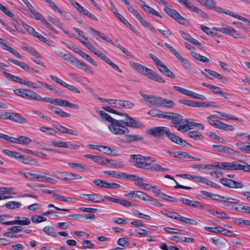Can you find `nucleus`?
I'll return each mask as SVG.
<instances>
[{
    "instance_id": "1",
    "label": "nucleus",
    "mask_w": 250,
    "mask_h": 250,
    "mask_svg": "<svg viewBox=\"0 0 250 250\" xmlns=\"http://www.w3.org/2000/svg\"><path fill=\"white\" fill-rule=\"evenodd\" d=\"M155 161L156 159L153 157L136 154L131 155L129 160V162L133 163L134 166L139 168L160 172H166L169 170L168 168L163 167L159 164H152Z\"/></svg>"
},
{
    "instance_id": "2",
    "label": "nucleus",
    "mask_w": 250,
    "mask_h": 250,
    "mask_svg": "<svg viewBox=\"0 0 250 250\" xmlns=\"http://www.w3.org/2000/svg\"><path fill=\"white\" fill-rule=\"evenodd\" d=\"M131 66L137 71L147 77L150 79L153 80L159 83H164L165 81L157 73L152 70L136 62H131Z\"/></svg>"
},
{
    "instance_id": "3",
    "label": "nucleus",
    "mask_w": 250,
    "mask_h": 250,
    "mask_svg": "<svg viewBox=\"0 0 250 250\" xmlns=\"http://www.w3.org/2000/svg\"><path fill=\"white\" fill-rule=\"evenodd\" d=\"M80 41L89 50H90L91 52L93 53L95 55L99 57L101 60L104 61L107 64L110 65L114 69L116 70L120 73H122V70L120 69L117 64L113 63L109 58L106 57L104 53L101 52L96 48L94 47L89 42H85L81 40H80Z\"/></svg>"
},
{
    "instance_id": "4",
    "label": "nucleus",
    "mask_w": 250,
    "mask_h": 250,
    "mask_svg": "<svg viewBox=\"0 0 250 250\" xmlns=\"http://www.w3.org/2000/svg\"><path fill=\"white\" fill-rule=\"evenodd\" d=\"M165 45L170 50V52L175 56L186 70L193 74L197 73V71L196 69L190 65L186 58L182 56L180 52L177 51L173 47L167 43H165Z\"/></svg>"
},
{
    "instance_id": "5",
    "label": "nucleus",
    "mask_w": 250,
    "mask_h": 250,
    "mask_svg": "<svg viewBox=\"0 0 250 250\" xmlns=\"http://www.w3.org/2000/svg\"><path fill=\"white\" fill-rule=\"evenodd\" d=\"M169 120H171L173 126L176 128L178 130L181 132H186L189 130L188 126L190 125H188V121L187 120H184L180 114L172 112Z\"/></svg>"
},
{
    "instance_id": "6",
    "label": "nucleus",
    "mask_w": 250,
    "mask_h": 250,
    "mask_svg": "<svg viewBox=\"0 0 250 250\" xmlns=\"http://www.w3.org/2000/svg\"><path fill=\"white\" fill-rule=\"evenodd\" d=\"M108 127L111 133L117 135L126 134L129 132L128 128L124 125L122 120L115 119Z\"/></svg>"
},
{
    "instance_id": "7",
    "label": "nucleus",
    "mask_w": 250,
    "mask_h": 250,
    "mask_svg": "<svg viewBox=\"0 0 250 250\" xmlns=\"http://www.w3.org/2000/svg\"><path fill=\"white\" fill-rule=\"evenodd\" d=\"M0 138L11 143L18 144L22 145H29L31 142L30 138L25 136H20L17 138L10 137L7 135L0 133Z\"/></svg>"
},
{
    "instance_id": "8",
    "label": "nucleus",
    "mask_w": 250,
    "mask_h": 250,
    "mask_svg": "<svg viewBox=\"0 0 250 250\" xmlns=\"http://www.w3.org/2000/svg\"><path fill=\"white\" fill-rule=\"evenodd\" d=\"M208 123L212 126L226 131H232L235 128L231 125L225 124L215 119V115H211L207 118Z\"/></svg>"
},
{
    "instance_id": "9",
    "label": "nucleus",
    "mask_w": 250,
    "mask_h": 250,
    "mask_svg": "<svg viewBox=\"0 0 250 250\" xmlns=\"http://www.w3.org/2000/svg\"><path fill=\"white\" fill-rule=\"evenodd\" d=\"M205 229L207 231L211 232H218L220 234L230 237H234L236 236V234H234L232 231L228 230L227 229H224L221 227H217L215 228L205 227Z\"/></svg>"
},
{
    "instance_id": "10",
    "label": "nucleus",
    "mask_w": 250,
    "mask_h": 250,
    "mask_svg": "<svg viewBox=\"0 0 250 250\" xmlns=\"http://www.w3.org/2000/svg\"><path fill=\"white\" fill-rule=\"evenodd\" d=\"M169 132V129L165 126H159L153 127L148 130V133L151 136L155 137H162L165 134L167 135Z\"/></svg>"
},
{
    "instance_id": "11",
    "label": "nucleus",
    "mask_w": 250,
    "mask_h": 250,
    "mask_svg": "<svg viewBox=\"0 0 250 250\" xmlns=\"http://www.w3.org/2000/svg\"><path fill=\"white\" fill-rule=\"evenodd\" d=\"M174 88L178 91L186 95L191 97L193 98L200 99L202 100H204L206 99V97L203 95L199 94L196 93H195L193 91H190L189 90L185 89L184 88L178 86H174Z\"/></svg>"
},
{
    "instance_id": "12",
    "label": "nucleus",
    "mask_w": 250,
    "mask_h": 250,
    "mask_svg": "<svg viewBox=\"0 0 250 250\" xmlns=\"http://www.w3.org/2000/svg\"><path fill=\"white\" fill-rule=\"evenodd\" d=\"M140 94L149 104L148 106L149 107L152 106H159L161 97L151 95H147L142 92H140Z\"/></svg>"
},
{
    "instance_id": "13",
    "label": "nucleus",
    "mask_w": 250,
    "mask_h": 250,
    "mask_svg": "<svg viewBox=\"0 0 250 250\" xmlns=\"http://www.w3.org/2000/svg\"><path fill=\"white\" fill-rule=\"evenodd\" d=\"M123 115L125 117V118L122 120L124 125H125L127 126L132 128H140L143 126L140 122L136 121L127 114L124 113Z\"/></svg>"
},
{
    "instance_id": "14",
    "label": "nucleus",
    "mask_w": 250,
    "mask_h": 250,
    "mask_svg": "<svg viewBox=\"0 0 250 250\" xmlns=\"http://www.w3.org/2000/svg\"><path fill=\"white\" fill-rule=\"evenodd\" d=\"M224 34H227L234 39L243 40H246L247 39V36L245 34H243L241 32L237 31L234 28L230 26L225 27V32Z\"/></svg>"
},
{
    "instance_id": "15",
    "label": "nucleus",
    "mask_w": 250,
    "mask_h": 250,
    "mask_svg": "<svg viewBox=\"0 0 250 250\" xmlns=\"http://www.w3.org/2000/svg\"><path fill=\"white\" fill-rule=\"evenodd\" d=\"M220 181L222 184L229 188H242L244 187L242 183L226 178H222Z\"/></svg>"
},
{
    "instance_id": "16",
    "label": "nucleus",
    "mask_w": 250,
    "mask_h": 250,
    "mask_svg": "<svg viewBox=\"0 0 250 250\" xmlns=\"http://www.w3.org/2000/svg\"><path fill=\"white\" fill-rule=\"evenodd\" d=\"M4 118L20 124L26 123L27 120L18 113L13 112H5L3 114Z\"/></svg>"
},
{
    "instance_id": "17",
    "label": "nucleus",
    "mask_w": 250,
    "mask_h": 250,
    "mask_svg": "<svg viewBox=\"0 0 250 250\" xmlns=\"http://www.w3.org/2000/svg\"><path fill=\"white\" fill-rule=\"evenodd\" d=\"M124 196L128 198H138L143 200H148L147 195L140 191H131L124 194Z\"/></svg>"
},
{
    "instance_id": "18",
    "label": "nucleus",
    "mask_w": 250,
    "mask_h": 250,
    "mask_svg": "<svg viewBox=\"0 0 250 250\" xmlns=\"http://www.w3.org/2000/svg\"><path fill=\"white\" fill-rule=\"evenodd\" d=\"M68 101L61 99H55L50 97H46L45 103H49L53 104L60 106L68 107Z\"/></svg>"
},
{
    "instance_id": "19",
    "label": "nucleus",
    "mask_w": 250,
    "mask_h": 250,
    "mask_svg": "<svg viewBox=\"0 0 250 250\" xmlns=\"http://www.w3.org/2000/svg\"><path fill=\"white\" fill-rule=\"evenodd\" d=\"M80 197L93 203H101L104 201V199L97 194H81Z\"/></svg>"
},
{
    "instance_id": "20",
    "label": "nucleus",
    "mask_w": 250,
    "mask_h": 250,
    "mask_svg": "<svg viewBox=\"0 0 250 250\" xmlns=\"http://www.w3.org/2000/svg\"><path fill=\"white\" fill-rule=\"evenodd\" d=\"M26 98L33 99L39 102L44 103L45 102L46 97L42 98L39 94L32 90L26 89Z\"/></svg>"
},
{
    "instance_id": "21",
    "label": "nucleus",
    "mask_w": 250,
    "mask_h": 250,
    "mask_svg": "<svg viewBox=\"0 0 250 250\" xmlns=\"http://www.w3.org/2000/svg\"><path fill=\"white\" fill-rule=\"evenodd\" d=\"M18 157L19 158H18L17 160H18L24 164L37 165L38 164V162L36 160L33 159L29 156H23L21 155V154L19 153V156Z\"/></svg>"
},
{
    "instance_id": "22",
    "label": "nucleus",
    "mask_w": 250,
    "mask_h": 250,
    "mask_svg": "<svg viewBox=\"0 0 250 250\" xmlns=\"http://www.w3.org/2000/svg\"><path fill=\"white\" fill-rule=\"evenodd\" d=\"M139 4L141 6L142 8L146 12L149 13L154 16H158L160 18H162V16L160 15V14L155 10L153 8L149 6L147 4H146V2L142 0H140Z\"/></svg>"
},
{
    "instance_id": "23",
    "label": "nucleus",
    "mask_w": 250,
    "mask_h": 250,
    "mask_svg": "<svg viewBox=\"0 0 250 250\" xmlns=\"http://www.w3.org/2000/svg\"><path fill=\"white\" fill-rule=\"evenodd\" d=\"M5 225H29L31 223L30 220L25 217H22L21 220H13L11 221H5L4 223Z\"/></svg>"
},
{
    "instance_id": "24",
    "label": "nucleus",
    "mask_w": 250,
    "mask_h": 250,
    "mask_svg": "<svg viewBox=\"0 0 250 250\" xmlns=\"http://www.w3.org/2000/svg\"><path fill=\"white\" fill-rule=\"evenodd\" d=\"M8 61L19 66H20L21 68L23 69V70L28 71V72H31V71H34L35 72H37V71L34 70V69L30 68L28 65H27L26 63L23 62H21L20 61H19L18 60H15L12 59H8Z\"/></svg>"
},
{
    "instance_id": "25",
    "label": "nucleus",
    "mask_w": 250,
    "mask_h": 250,
    "mask_svg": "<svg viewBox=\"0 0 250 250\" xmlns=\"http://www.w3.org/2000/svg\"><path fill=\"white\" fill-rule=\"evenodd\" d=\"M167 136L172 142L177 144L182 145L183 146H185L186 144V142L181 138L176 135L174 133H171L169 130Z\"/></svg>"
},
{
    "instance_id": "26",
    "label": "nucleus",
    "mask_w": 250,
    "mask_h": 250,
    "mask_svg": "<svg viewBox=\"0 0 250 250\" xmlns=\"http://www.w3.org/2000/svg\"><path fill=\"white\" fill-rule=\"evenodd\" d=\"M179 201L182 202L183 204L191 206L194 208H202V206L200 202L198 201H195L190 200L188 199L181 198L179 199Z\"/></svg>"
},
{
    "instance_id": "27",
    "label": "nucleus",
    "mask_w": 250,
    "mask_h": 250,
    "mask_svg": "<svg viewBox=\"0 0 250 250\" xmlns=\"http://www.w3.org/2000/svg\"><path fill=\"white\" fill-rule=\"evenodd\" d=\"M77 64H75V66L78 69H81L87 73H89L91 75L93 74V71L91 68L86 63L82 62L78 60Z\"/></svg>"
},
{
    "instance_id": "28",
    "label": "nucleus",
    "mask_w": 250,
    "mask_h": 250,
    "mask_svg": "<svg viewBox=\"0 0 250 250\" xmlns=\"http://www.w3.org/2000/svg\"><path fill=\"white\" fill-rule=\"evenodd\" d=\"M53 126L55 127L56 129L62 133H67L68 134L73 135L74 136H77L78 133L76 131H74L72 129L67 128L61 125H53Z\"/></svg>"
},
{
    "instance_id": "29",
    "label": "nucleus",
    "mask_w": 250,
    "mask_h": 250,
    "mask_svg": "<svg viewBox=\"0 0 250 250\" xmlns=\"http://www.w3.org/2000/svg\"><path fill=\"white\" fill-rule=\"evenodd\" d=\"M175 106V104L173 101L166 99L161 97L159 106L164 107L167 108H172Z\"/></svg>"
},
{
    "instance_id": "30",
    "label": "nucleus",
    "mask_w": 250,
    "mask_h": 250,
    "mask_svg": "<svg viewBox=\"0 0 250 250\" xmlns=\"http://www.w3.org/2000/svg\"><path fill=\"white\" fill-rule=\"evenodd\" d=\"M211 90L214 94L221 95L226 99H229L230 97V95L229 94L222 91V89L219 87L213 85L212 89H211Z\"/></svg>"
},
{
    "instance_id": "31",
    "label": "nucleus",
    "mask_w": 250,
    "mask_h": 250,
    "mask_svg": "<svg viewBox=\"0 0 250 250\" xmlns=\"http://www.w3.org/2000/svg\"><path fill=\"white\" fill-rule=\"evenodd\" d=\"M143 137L139 135L128 134L125 135V139L126 142H137L143 140Z\"/></svg>"
},
{
    "instance_id": "32",
    "label": "nucleus",
    "mask_w": 250,
    "mask_h": 250,
    "mask_svg": "<svg viewBox=\"0 0 250 250\" xmlns=\"http://www.w3.org/2000/svg\"><path fill=\"white\" fill-rule=\"evenodd\" d=\"M163 214L169 218L175 219L180 222H181L183 217L182 216L180 215L177 212L174 211H166L163 213Z\"/></svg>"
},
{
    "instance_id": "33",
    "label": "nucleus",
    "mask_w": 250,
    "mask_h": 250,
    "mask_svg": "<svg viewBox=\"0 0 250 250\" xmlns=\"http://www.w3.org/2000/svg\"><path fill=\"white\" fill-rule=\"evenodd\" d=\"M68 165L70 167L75 169L84 170L88 169L87 165L84 164H79L71 162L69 163Z\"/></svg>"
},
{
    "instance_id": "34",
    "label": "nucleus",
    "mask_w": 250,
    "mask_h": 250,
    "mask_svg": "<svg viewBox=\"0 0 250 250\" xmlns=\"http://www.w3.org/2000/svg\"><path fill=\"white\" fill-rule=\"evenodd\" d=\"M53 197L57 200L65 202L75 203L76 202V199L74 198L61 196L55 192L53 193Z\"/></svg>"
},
{
    "instance_id": "35",
    "label": "nucleus",
    "mask_w": 250,
    "mask_h": 250,
    "mask_svg": "<svg viewBox=\"0 0 250 250\" xmlns=\"http://www.w3.org/2000/svg\"><path fill=\"white\" fill-rule=\"evenodd\" d=\"M78 54L82 57L83 59H85L88 62L91 63L95 67L97 66V64L93 60V59L88 54H86L83 51H78Z\"/></svg>"
},
{
    "instance_id": "36",
    "label": "nucleus",
    "mask_w": 250,
    "mask_h": 250,
    "mask_svg": "<svg viewBox=\"0 0 250 250\" xmlns=\"http://www.w3.org/2000/svg\"><path fill=\"white\" fill-rule=\"evenodd\" d=\"M77 11L80 12L81 13L83 14L84 15L87 16L90 19L93 20L94 21H97V18L92 13L89 12L85 8L82 6L81 5L79 7V8L77 9Z\"/></svg>"
},
{
    "instance_id": "37",
    "label": "nucleus",
    "mask_w": 250,
    "mask_h": 250,
    "mask_svg": "<svg viewBox=\"0 0 250 250\" xmlns=\"http://www.w3.org/2000/svg\"><path fill=\"white\" fill-rule=\"evenodd\" d=\"M236 146L240 150L250 154V145H246L244 143L239 142L236 144Z\"/></svg>"
},
{
    "instance_id": "38",
    "label": "nucleus",
    "mask_w": 250,
    "mask_h": 250,
    "mask_svg": "<svg viewBox=\"0 0 250 250\" xmlns=\"http://www.w3.org/2000/svg\"><path fill=\"white\" fill-rule=\"evenodd\" d=\"M21 204L17 201H9L5 204V207L9 209H15L21 207Z\"/></svg>"
},
{
    "instance_id": "39",
    "label": "nucleus",
    "mask_w": 250,
    "mask_h": 250,
    "mask_svg": "<svg viewBox=\"0 0 250 250\" xmlns=\"http://www.w3.org/2000/svg\"><path fill=\"white\" fill-rule=\"evenodd\" d=\"M1 152L5 155L15 159H17L19 158V152L16 151H11L6 149H3L1 150Z\"/></svg>"
},
{
    "instance_id": "40",
    "label": "nucleus",
    "mask_w": 250,
    "mask_h": 250,
    "mask_svg": "<svg viewBox=\"0 0 250 250\" xmlns=\"http://www.w3.org/2000/svg\"><path fill=\"white\" fill-rule=\"evenodd\" d=\"M245 170V166L242 165L236 162L230 163L229 170Z\"/></svg>"
},
{
    "instance_id": "41",
    "label": "nucleus",
    "mask_w": 250,
    "mask_h": 250,
    "mask_svg": "<svg viewBox=\"0 0 250 250\" xmlns=\"http://www.w3.org/2000/svg\"><path fill=\"white\" fill-rule=\"evenodd\" d=\"M14 21L13 22V24L15 26V28L20 32L23 33V29L21 27H23V24H25L21 20L18 19H14Z\"/></svg>"
},
{
    "instance_id": "42",
    "label": "nucleus",
    "mask_w": 250,
    "mask_h": 250,
    "mask_svg": "<svg viewBox=\"0 0 250 250\" xmlns=\"http://www.w3.org/2000/svg\"><path fill=\"white\" fill-rule=\"evenodd\" d=\"M200 3L208 9H213L217 2L214 0H202Z\"/></svg>"
},
{
    "instance_id": "43",
    "label": "nucleus",
    "mask_w": 250,
    "mask_h": 250,
    "mask_svg": "<svg viewBox=\"0 0 250 250\" xmlns=\"http://www.w3.org/2000/svg\"><path fill=\"white\" fill-rule=\"evenodd\" d=\"M39 130L48 135H54L57 133V131L53 128L45 126H41Z\"/></svg>"
},
{
    "instance_id": "44",
    "label": "nucleus",
    "mask_w": 250,
    "mask_h": 250,
    "mask_svg": "<svg viewBox=\"0 0 250 250\" xmlns=\"http://www.w3.org/2000/svg\"><path fill=\"white\" fill-rule=\"evenodd\" d=\"M99 113L102 120L106 121L110 124H111L115 120L104 111L101 110L99 112Z\"/></svg>"
},
{
    "instance_id": "45",
    "label": "nucleus",
    "mask_w": 250,
    "mask_h": 250,
    "mask_svg": "<svg viewBox=\"0 0 250 250\" xmlns=\"http://www.w3.org/2000/svg\"><path fill=\"white\" fill-rule=\"evenodd\" d=\"M230 163L229 162H217L215 163L214 167L220 169L229 170Z\"/></svg>"
},
{
    "instance_id": "46",
    "label": "nucleus",
    "mask_w": 250,
    "mask_h": 250,
    "mask_svg": "<svg viewBox=\"0 0 250 250\" xmlns=\"http://www.w3.org/2000/svg\"><path fill=\"white\" fill-rule=\"evenodd\" d=\"M164 11L166 13L170 16L171 18L175 20L178 14H179L177 11L174 9H171L169 7H166L164 8Z\"/></svg>"
},
{
    "instance_id": "47",
    "label": "nucleus",
    "mask_w": 250,
    "mask_h": 250,
    "mask_svg": "<svg viewBox=\"0 0 250 250\" xmlns=\"http://www.w3.org/2000/svg\"><path fill=\"white\" fill-rule=\"evenodd\" d=\"M190 11L197 13L200 17L204 18H208V16L204 11L195 6L194 5L190 10Z\"/></svg>"
},
{
    "instance_id": "48",
    "label": "nucleus",
    "mask_w": 250,
    "mask_h": 250,
    "mask_svg": "<svg viewBox=\"0 0 250 250\" xmlns=\"http://www.w3.org/2000/svg\"><path fill=\"white\" fill-rule=\"evenodd\" d=\"M43 230L44 232L50 236L52 237H56L57 236V233L54 231V229L53 227L50 226L45 227Z\"/></svg>"
},
{
    "instance_id": "49",
    "label": "nucleus",
    "mask_w": 250,
    "mask_h": 250,
    "mask_svg": "<svg viewBox=\"0 0 250 250\" xmlns=\"http://www.w3.org/2000/svg\"><path fill=\"white\" fill-rule=\"evenodd\" d=\"M30 12L32 13V14L34 16V17L38 20L41 21L42 22L44 19V17L41 15L40 13H39L34 7H32L30 10Z\"/></svg>"
},
{
    "instance_id": "50",
    "label": "nucleus",
    "mask_w": 250,
    "mask_h": 250,
    "mask_svg": "<svg viewBox=\"0 0 250 250\" xmlns=\"http://www.w3.org/2000/svg\"><path fill=\"white\" fill-rule=\"evenodd\" d=\"M103 173L110 177L117 178L118 179L122 178V173H119L116 171H104Z\"/></svg>"
},
{
    "instance_id": "51",
    "label": "nucleus",
    "mask_w": 250,
    "mask_h": 250,
    "mask_svg": "<svg viewBox=\"0 0 250 250\" xmlns=\"http://www.w3.org/2000/svg\"><path fill=\"white\" fill-rule=\"evenodd\" d=\"M205 71L210 74V75L212 76L213 77L217 78L219 80H224L225 81H227V79L226 78L223 77L222 76H221L220 74L218 73L217 72L214 71L213 70L208 69H205Z\"/></svg>"
},
{
    "instance_id": "52",
    "label": "nucleus",
    "mask_w": 250,
    "mask_h": 250,
    "mask_svg": "<svg viewBox=\"0 0 250 250\" xmlns=\"http://www.w3.org/2000/svg\"><path fill=\"white\" fill-rule=\"evenodd\" d=\"M93 161L100 165H104L107 163V160L104 158L98 156H95L93 157Z\"/></svg>"
},
{
    "instance_id": "53",
    "label": "nucleus",
    "mask_w": 250,
    "mask_h": 250,
    "mask_svg": "<svg viewBox=\"0 0 250 250\" xmlns=\"http://www.w3.org/2000/svg\"><path fill=\"white\" fill-rule=\"evenodd\" d=\"M122 100L111 99L109 105L114 108H122Z\"/></svg>"
},
{
    "instance_id": "54",
    "label": "nucleus",
    "mask_w": 250,
    "mask_h": 250,
    "mask_svg": "<svg viewBox=\"0 0 250 250\" xmlns=\"http://www.w3.org/2000/svg\"><path fill=\"white\" fill-rule=\"evenodd\" d=\"M51 145L57 147H64L66 148L67 146V142L64 141H57L56 140H52L51 142Z\"/></svg>"
},
{
    "instance_id": "55",
    "label": "nucleus",
    "mask_w": 250,
    "mask_h": 250,
    "mask_svg": "<svg viewBox=\"0 0 250 250\" xmlns=\"http://www.w3.org/2000/svg\"><path fill=\"white\" fill-rule=\"evenodd\" d=\"M122 178L130 179L132 181H139V180H142L143 179L142 178L139 177L137 175L132 174H126V173L123 172Z\"/></svg>"
},
{
    "instance_id": "56",
    "label": "nucleus",
    "mask_w": 250,
    "mask_h": 250,
    "mask_svg": "<svg viewBox=\"0 0 250 250\" xmlns=\"http://www.w3.org/2000/svg\"><path fill=\"white\" fill-rule=\"evenodd\" d=\"M188 135L190 138L194 140H198L203 139V136L197 131H190Z\"/></svg>"
},
{
    "instance_id": "57",
    "label": "nucleus",
    "mask_w": 250,
    "mask_h": 250,
    "mask_svg": "<svg viewBox=\"0 0 250 250\" xmlns=\"http://www.w3.org/2000/svg\"><path fill=\"white\" fill-rule=\"evenodd\" d=\"M211 214L220 218L226 219H229L230 218V217L223 211L219 212L217 211H212L211 212Z\"/></svg>"
},
{
    "instance_id": "58",
    "label": "nucleus",
    "mask_w": 250,
    "mask_h": 250,
    "mask_svg": "<svg viewBox=\"0 0 250 250\" xmlns=\"http://www.w3.org/2000/svg\"><path fill=\"white\" fill-rule=\"evenodd\" d=\"M63 58L64 60L70 62L74 65H75V64H77L76 62H77L78 59L73 57L72 55H70V54H65Z\"/></svg>"
},
{
    "instance_id": "59",
    "label": "nucleus",
    "mask_w": 250,
    "mask_h": 250,
    "mask_svg": "<svg viewBox=\"0 0 250 250\" xmlns=\"http://www.w3.org/2000/svg\"><path fill=\"white\" fill-rule=\"evenodd\" d=\"M200 28L202 31L208 35H210L214 37L217 36V34L216 33L212 32V29H210L207 26L202 25L200 26Z\"/></svg>"
},
{
    "instance_id": "60",
    "label": "nucleus",
    "mask_w": 250,
    "mask_h": 250,
    "mask_svg": "<svg viewBox=\"0 0 250 250\" xmlns=\"http://www.w3.org/2000/svg\"><path fill=\"white\" fill-rule=\"evenodd\" d=\"M99 151L104 153L110 155L113 153L111 148L107 146H99Z\"/></svg>"
},
{
    "instance_id": "61",
    "label": "nucleus",
    "mask_w": 250,
    "mask_h": 250,
    "mask_svg": "<svg viewBox=\"0 0 250 250\" xmlns=\"http://www.w3.org/2000/svg\"><path fill=\"white\" fill-rule=\"evenodd\" d=\"M93 183L97 186L101 188H107V182L101 179H96L93 181Z\"/></svg>"
},
{
    "instance_id": "62",
    "label": "nucleus",
    "mask_w": 250,
    "mask_h": 250,
    "mask_svg": "<svg viewBox=\"0 0 250 250\" xmlns=\"http://www.w3.org/2000/svg\"><path fill=\"white\" fill-rule=\"evenodd\" d=\"M160 72L169 78L173 79L175 77L174 74H173L166 66L164 67H163V68L162 70H161Z\"/></svg>"
},
{
    "instance_id": "63",
    "label": "nucleus",
    "mask_w": 250,
    "mask_h": 250,
    "mask_svg": "<svg viewBox=\"0 0 250 250\" xmlns=\"http://www.w3.org/2000/svg\"><path fill=\"white\" fill-rule=\"evenodd\" d=\"M48 19L53 24L58 27H61L62 26V23L56 17H53L52 16H48Z\"/></svg>"
},
{
    "instance_id": "64",
    "label": "nucleus",
    "mask_w": 250,
    "mask_h": 250,
    "mask_svg": "<svg viewBox=\"0 0 250 250\" xmlns=\"http://www.w3.org/2000/svg\"><path fill=\"white\" fill-rule=\"evenodd\" d=\"M117 204H119L125 207H129L133 205V204H132L131 202L120 198H118Z\"/></svg>"
}]
</instances>
